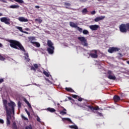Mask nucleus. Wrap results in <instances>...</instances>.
<instances>
[{"mask_svg": "<svg viewBox=\"0 0 129 129\" xmlns=\"http://www.w3.org/2000/svg\"><path fill=\"white\" fill-rule=\"evenodd\" d=\"M27 113L28 116H30V112H28Z\"/></svg>", "mask_w": 129, "mask_h": 129, "instance_id": "obj_59", "label": "nucleus"}, {"mask_svg": "<svg viewBox=\"0 0 129 129\" xmlns=\"http://www.w3.org/2000/svg\"><path fill=\"white\" fill-rule=\"evenodd\" d=\"M34 39H35V37H30L29 40H30V41H31V40H34Z\"/></svg>", "mask_w": 129, "mask_h": 129, "instance_id": "obj_54", "label": "nucleus"}, {"mask_svg": "<svg viewBox=\"0 0 129 129\" xmlns=\"http://www.w3.org/2000/svg\"><path fill=\"white\" fill-rule=\"evenodd\" d=\"M18 107H19V108L22 106V103H21V101H19L18 102Z\"/></svg>", "mask_w": 129, "mask_h": 129, "instance_id": "obj_43", "label": "nucleus"}, {"mask_svg": "<svg viewBox=\"0 0 129 129\" xmlns=\"http://www.w3.org/2000/svg\"><path fill=\"white\" fill-rule=\"evenodd\" d=\"M94 51H97V50H92L91 51L90 54H94V52H93Z\"/></svg>", "mask_w": 129, "mask_h": 129, "instance_id": "obj_52", "label": "nucleus"}, {"mask_svg": "<svg viewBox=\"0 0 129 129\" xmlns=\"http://www.w3.org/2000/svg\"><path fill=\"white\" fill-rule=\"evenodd\" d=\"M113 100L114 102H118V101H119V100H120V98L119 97V96L115 95L113 97Z\"/></svg>", "mask_w": 129, "mask_h": 129, "instance_id": "obj_15", "label": "nucleus"}, {"mask_svg": "<svg viewBox=\"0 0 129 129\" xmlns=\"http://www.w3.org/2000/svg\"><path fill=\"white\" fill-rule=\"evenodd\" d=\"M3 16V13H0V17H2Z\"/></svg>", "mask_w": 129, "mask_h": 129, "instance_id": "obj_62", "label": "nucleus"}, {"mask_svg": "<svg viewBox=\"0 0 129 129\" xmlns=\"http://www.w3.org/2000/svg\"><path fill=\"white\" fill-rule=\"evenodd\" d=\"M25 111L26 112V113L29 112L27 109H25Z\"/></svg>", "mask_w": 129, "mask_h": 129, "instance_id": "obj_58", "label": "nucleus"}, {"mask_svg": "<svg viewBox=\"0 0 129 129\" xmlns=\"http://www.w3.org/2000/svg\"><path fill=\"white\" fill-rule=\"evenodd\" d=\"M53 44L52 42V41H51V40H47V45H48V47H54L53 46Z\"/></svg>", "mask_w": 129, "mask_h": 129, "instance_id": "obj_19", "label": "nucleus"}, {"mask_svg": "<svg viewBox=\"0 0 129 129\" xmlns=\"http://www.w3.org/2000/svg\"><path fill=\"white\" fill-rule=\"evenodd\" d=\"M21 117H22L23 119H24V120H29V119L27 117H25V116L23 115H21Z\"/></svg>", "mask_w": 129, "mask_h": 129, "instance_id": "obj_39", "label": "nucleus"}, {"mask_svg": "<svg viewBox=\"0 0 129 129\" xmlns=\"http://www.w3.org/2000/svg\"><path fill=\"white\" fill-rule=\"evenodd\" d=\"M89 28L90 30H92V31H97L99 28V25H90L89 26Z\"/></svg>", "mask_w": 129, "mask_h": 129, "instance_id": "obj_8", "label": "nucleus"}, {"mask_svg": "<svg viewBox=\"0 0 129 129\" xmlns=\"http://www.w3.org/2000/svg\"><path fill=\"white\" fill-rule=\"evenodd\" d=\"M37 121L39 122H41V119H40V117H39L38 116H37Z\"/></svg>", "mask_w": 129, "mask_h": 129, "instance_id": "obj_46", "label": "nucleus"}, {"mask_svg": "<svg viewBox=\"0 0 129 129\" xmlns=\"http://www.w3.org/2000/svg\"><path fill=\"white\" fill-rule=\"evenodd\" d=\"M3 107L6 111L7 115V123L8 125L11 124V121L10 119H12V111L11 110L10 108H9L8 106V100L4 99L3 100Z\"/></svg>", "mask_w": 129, "mask_h": 129, "instance_id": "obj_1", "label": "nucleus"}, {"mask_svg": "<svg viewBox=\"0 0 129 129\" xmlns=\"http://www.w3.org/2000/svg\"><path fill=\"white\" fill-rule=\"evenodd\" d=\"M2 23H5L6 25H11V20L7 17H3L0 19Z\"/></svg>", "mask_w": 129, "mask_h": 129, "instance_id": "obj_5", "label": "nucleus"}, {"mask_svg": "<svg viewBox=\"0 0 129 129\" xmlns=\"http://www.w3.org/2000/svg\"><path fill=\"white\" fill-rule=\"evenodd\" d=\"M120 50L119 48L113 47V52H118Z\"/></svg>", "mask_w": 129, "mask_h": 129, "instance_id": "obj_28", "label": "nucleus"}, {"mask_svg": "<svg viewBox=\"0 0 129 129\" xmlns=\"http://www.w3.org/2000/svg\"><path fill=\"white\" fill-rule=\"evenodd\" d=\"M16 3H18V4H20V5L22 4H24V1L23 0H14Z\"/></svg>", "mask_w": 129, "mask_h": 129, "instance_id": "obj_26", "label": "nucleus"}, {"mask_svg": "<svg viewBox=\"0 0 129 129\" xmlns=\"http://www.w3.org/2000/svg\"><path fill=\"white\" fill-rule=\"evenodd\" d=\"M46 110L47 111H49V112H55L56 111V110L53 108L48 107L46 109Z\"/></svg>", "mask_w": 129, "mask_h": 129, "instance_id": "obj_17", "label": "nucleus"}, {"mask_svg": "<svg viewBox=\"0 0 129 129\" xmlns=\"http://www.w3.org/2000/svg\"><path fill=\"white\" fill-rule=\"evenodd\" d=\"M5 121L2 119H0V123H4Z\"/></svg>", "mask_w": 129, "mask_h": 129, "instance_id": "obj_50", "label": "nucleus"}, {"mask_svg": "<svg viewBox=\"0 0 129 129\" xmlns=\"http://www.w3.org/2000/svg\"><path fill=\"white\" fill-rule=\"evenodd\" d=\"M61 108H63V110L59 112L60 114L61 115H65V114H67V110H66V109L63 107H61Z\"/></svg>", "mask_w": 129, "mask_h": 129, "instance_id": "obj_13", "label": "nucleus"}, {"mask_svg": "<svg viewBox=\"0 0 129 129\" xmlns=\"http://www.w3.org/2000/svg\"><path fill=\"white\" fill-rule=\"evenodd\" d=\"M111 71H108L107 73V75H108L107 77L109 79L113 80V76L111 75Z\"/></svg>", "mask_w": 129, "mask_h": 129, "instance_id": "obj_12", "label": "nucleus"}, {"mask_svg": "<svg viewBox=\"0 0 129 129\" xmlns=\"http://www.w3.org/2000/svg\"><path fill=\"white\" fill-rule=\"evenodd\" d=\"M33 66L35 69H38V68H39V66H38V64L37 63L34 64Z\"/></svg>", "mask_w": 129, "mask_h": 129, "instance_id": "obj_38", "label": "nucleus"}, {"mask_svg": "<svg viewBox=\"0 0 129 129\" xmlns=\"http://www.w3.org/2000/svg\"><path fill=\"white\" fill-rule=\"evenodd\" d=\"M9 106L11 107V114L13 113L14 115H15V106H16V103L12 101H10V103H8Z\"/></svg>", "mask_w": 129, "mask_h": 129, "instance_id": "obj_4", "label": "nucleus"}, {"mask_svg": "<svg viewBox=\"0 0 129 129\" xmlns=\"http://www.w3.org/2000/svg\"><path fill=\"white\" fill-rule=\"evenodd\" d=\"M26 31H30V28H25Z\"/></svg>", "mask_w": 129, "mask_h": 129, "instance_id": "obj_57", "label": "nucleus"}, {"mask_svg": "<svg viewBox=\"0 0 129 129\" xmlns=\"http://www.w3.org/2000/svg\"><path fill=\"white\" fill-rule=\"evenodd\" d=\"M25 56V60H26L27 62H30V58L29 57V54L28 53H24Z\"/></svg>", "mask_w": 129, "mask_h": 129, "instance_id": "obj_20", "label": "nucleus"}, {"mask_svg": "<svg viewBox=\"0 0 129 129\" xmlns=\"http://www.w3.org/2000/svg\"><path fill=\"white\" fill-rule=\"evenodd\" d=\"M23 100H24V102H25V103H26V104L28 105V106L29 107V108H32V106L31 105V104H30L29 101H28V100H27V99L24 98Z\"/></svg>", "mask_w": 129, "mask_h": 129, "instance_id": "obj_18", "label": "nucleus"}, {"mask_svg": "<svg viewBox=\"0 0 129 129\" xmlns=\"http://www.w3.org/2000/svg\"><path fill=\"white\" fill-rule=\"evenodd\" d=\"M35 9H40V6H36L35 7Z\"/></svg>", "mask_w": 129, "mask_h": 129, "instance_id": "obj_53", "label": "nucleus"}, {"mask_svg": "<svg viewBox=\"0 0 129 129\" xmlns=\"http://www.w3.org/2000/svg\"><path fill=\"white\" fill-rule=\"evenodd\" d=\"M64 6H66V9H69V7H71V4L68 3H64Z\"/></svg>", "mask_w": 129, "mask_h": 129, "instance_id": "obj_23", "label": "nucleus"}, {"mask_svg": "<svg viewBox=\"0 0 129 129\" xmlns=\"http://www.w3.org/2000/svg\"><path fill=\"white\" fill-rule=\"evenodd\" d=\"M96 12L95 11H93L91 12V15H95Z\"/></svg>", "mask_w": 129, "mask_h": 129, "instance_id": "obj_48", "label": "nucleus"}, {"mask_svg": "<svg viewBox=\"0 0 129 129\" xmlns=\"http://www.w3.org/2000/svg\"><path fill=\"white\" fill-rule=\"evenodd\" d=\"M31 43L32 44H34L36 45V46L38 48H39V47H40V43H39L38 42L31 41Z\"/></svg>", "mask_w": 129, "mask_h": 129, "instance_id": "obj_25", "label": "nucleus"}, {"mask_svg": "<svg viewBox=\"0 0 129 129\" xmlns=\"http://www.w3.org/2000/svg\"><path fill=\"white\" fill-rule=\"evenodd\" d=\"M35 22H38L39 24H41V23H42L43 22V20H42V19H36Z\"/></svg>", "mask_w": 129, "mask_h": 129, "instance_id": "obj_31", "label": "nucleus"}, {"mask_svg": "<svg viewBox=\"0 0 129 129\" xmlns=\"http://www.w3.org/2000/svg\"><path fill=\"white\" fill-rule=\"evenodd\" d=\"M5 81V80H4V79H0V84H1V83H3V82H4Z\"/></svg>", "mask_w": 129, "mask_h": 129, "instance_id": "obj_49", "label": "nucleus"}, {"mask_svg": "<svg viewBox=\"0 0 129 129\" xmlns=\"http://www.w3.org/2000/svg\"><path fill=\"white\" fill-rule=\"evenodd\" d=\"M86 106L88 108L90 109V110H92L93 112H94V110H99V109H100V108H99V107H98V106H96V107H93V106H91V105H86Z\"/></svg>", "mask_w": 129, "mask_h": 129, "instance_id": "obj_7", "label": "nucleus"}, {"mask_svg": "<svg viewBox=\"0 0 129 129\" xmlns=\"http://www.w3.org/2000/svg\"><path fill=\"white\" fill-rule=\"evenodd\" d=\"M97 1H98L99 2H100V1H101V0H97Z\"/></svg>", "mask_w": 129, "mask_h": 129, "instance_id": "obj_64", "label": "nucleus"}, {"mask_svg": "<svg viewBox=\"0 0 129 129\" xmlns=\"http://www.w3.org/2000/svg\"><path fill=\"white\" fill-rule=\"evenodd\" d=\"M118 56L119 58H121L122 57V54H121V53H118Z\"/></svg>", "mask_w": 129, "mask_h": 129, "instance_id": "obj_47", "label": "nucleus"}, {"mask_svg": "<svg viewBox=\"0 0 129 129\" xmlns=\"http://www.w3.org/2000/svg\"><path fill=\"white\" fill-rule=\"evenodd\" d=\"M94 53H90L89 56L92 58H96L98 57L97 55V51H94Z\"/></svg>", "mask_w": 129, "mask_h": 129, "instance_id": "obj_9", "label": "nucleus"}, {"mask_svg": "<svg viewBox=\"0 0 129 129\" xmlns=\"http://www.w3.org/2000/svg\"><path fill=\"white\" fill-rule=\"evenodd\" d=\"M68 99L69 100H73L74 101V100H73V99H72V98L70 97H68Z\"/></svg>", "mask_w": 129, "mask_h": 129, "instance_id": "obj_51", "label": "nucleus"}, {"mask_svg": "<svg viewBox=\"0 0 129 129\" xmlns=\"http://www.w3.org/2000/svg\"><path fill=\"white\" fill-rule=\"evenodd\" d=\"M70 26L72 27V28H77V27H78L77 26V24H75L73 22H70Z\"/></svg>", "mask_w": 129, "mask_h": 129, "instance_id": "obj_16", "label": "nucleus"}, {"mask_svg": "<svg viewBox=\"0 0 129 129\" xmlns=\"http://www.w3.org/2000/svg\"><path fill=\"white\" fill-rule=\"evenodd\" d=\"M30 69L31 70H33V71H36V69L35 68V67L31 66Z\"/></svg>", "mask_w": 129, "mask_h": 129, "instance_id": "obj_44", "label": "nucleus"}, {"mask_svg": "<svg viewBox=\"0 0 129 129\" xmlns=\"http://www.w3.org/2000/svg\"><path fill=\"white\" fill-rule=\"evenodd\" d=\"M10 9H19L20 6L19 5H11L10 6Z\"/></svg>", "mask_w": 129, "mask_h": 129, "instance_id": "obj_21", "label": "nucleus"}, {"mask_svg": "<svg viewBox=\"0 0 129 129\" xmlns=\"http://www.w3.org/2000/svg\"><path fill=\"white\" fill-rule=\"evenodd\" d=\"M119 30L121 33H126V32H127L125 24H121L120 25Z\"/></svg>", "mask_w": 129, "mask_h": 129, "instance_id": "obj_6", "label": "nucleus"}, {"mask_svg": "<svg viewBox=\"0 0 129 129\" xmlns=\"http://www.w3.org/2000/svg\"><path fill=\"white\" fill-rule=\"evenodd\" d=\"M78 40L82 43V45L84 47H87L88 46V43H87V39L84 37H78Z\"/></svg>", "mask_w": 129, "mask_h": 129, "instance_id": "obj_3", "label": "nucleus"}, {"mask_svg": "<svg viewBox=\"0 0 129 129\" xmlns=\"http://www.w3.org/2000/svg\"><path fill=\"white\" fill-rule=\"evenodd\" d=\"M66 90L68 92H74V90L71 88H66Z\"/></svg>", "mask_w": 129, "mask_h": 129, "instance_id": "obj_22", "label": "nucleus"}, {"mask_svg": "<svg viewBox=\"0 0 129 129\" xmlns=\"http://www.w3.org/2000/svg\"><path fill=\"white\" fill-rule=\"evenodd\" d=\"M17 29H18V30H19V31H20L21 33H23L24 32V31L23 30V28L21 27L17 26Z\"/></svg>", "mask_w": 129, "mask_h": 129, "instance_id": "obj_32", "label": "nucleus"}, {"mask_svg": "<svg viewBox=\"0 0 129 129\" xmlns=\"http://www.w3.org/2000/svg\"><path fill=\"white\" fill-rule=\"evenodd\" d=\"M77 29L80 33H82V28L77 26Z\"/></svg>", "mask_w": 129, "mask_h": 129, "instance_id": "obj_35", "label": "nucleus"}, {"mask_svg": "<svg viewBox=\"0 0 129 129\" xmlns=\"http://www.w3.org/2000/svg\"><path fill=\"white\" fill-rule=\"evenodd\" d=\"M25 129H33V127H32V125H28V126H26L25 127Z\"/></svg>", "mask_w": 129, "mask_h": 129, "instance_id": "obj_37", "label": "nucleus"}, {"mask_svg": "<svg viewBox=\"0 0 129 129\" xmlns=\"http://www.w3.org/2000/svg\"><path fill=\"white\" fill-rule=\"evenodd\" d=\"M13 129H17L18 128V126H17V124H14L13 125Z\"/></svg>", "mask_w": 129, "mask_h": 129, "instance_id": "obj_42", "label": "nucleus"}, {"mask_svg": "<svg viewBox=\"0 0 129 129\" xmlns=\"http://www.w3.org/2000/svg\"><path fill=\"white\" fill-rule=\"evenodd\" d=\"M71 128L78 129V127L76 125H72L70 126Z\"/></svg>", "mask_w": 129, "mask_h": 129, "instance_id": "obj_30", "label": "nucleus"}, {"mask_svg": "<svg viewBox=\"0 0 129 129\" xmlns=\"http://www.w3.org/2000/svg\"><path fill=\"white\" fill-rule=\"evenodd\" d=\"M88 33H89V32H88L87 30L85 29L83 31V33L84 35H87Z\"/></svg>", "mask_w": 129, "mask_h": 129, "instance_id": "obj_34", "label": "nucleus"}, {"mask_svg": "<svg viewBox=\"0 0 129 129\" xmlns=\"http://www.w3.org/2000/svg\"><path fill=\"white\" fill-rule=\"evenodd\" d=\"M3 47V44L0 43V48H2Z\"/></svg>", "mask_w": 129, "mask_h": 129, "instance_id": "obj_60", "label": "nucleus"}, {"mask_svg": "<svg viewBox=\"0 0 129 129\" xmlns=\"http://www.w3.org/2000/svg\"><path fill=\"white\" fill-rule=\"evenodd\" d=\"M0 60L1 61H5V60H6V58H5V57H4L3 56L0 55Z\"/></svg>", "mask_w": 129, "mask_h": 129, "instance_id": "obj_36", "label": "nucleus"}, {"mask_svg": "<svg viewBox=\"0 0 129 129\" xmlns=\"http://www.w3.org/2000/svg\"><path fill=\"white\" fill-rule=\"evenodd\" d=\"M108 52L109 53H113V47H110L108 50Z\"/></svg>", "mask_w": 129, "mask_h": 129, "instance_id": "obj_27", "label": "nucleus"}, {"mask_svg": "<svg viewBox=\"0 0 129 129\" xmlns=\"http://www.w3.org/2000/svg\"><path fill=\"white\" fill-rule=\"evenodd\" d=\"M96 113H97V114H98V115H99V116H103L102 113H100V112H98V111H97V112H96Z\"/></svg>", "mask_w": 129, "mask_h": 129, "instance_id": "obj_41", "label": "nucleus"}, {"mask_svg": "<svg viewBox=\"0 0 129 129\" xmlns=\"http://www.w3.org/2000/svg\"><path fill=\"white\" fill-rule=\"evenodd\" d=\"M127 64H129V61H127Z\"/></svg>", "mask_w": 129, "mask_h": 129, "instance_id": "obj_63", "label": "nucleus"}, {"mask_svg": "<svg viewBox=\"0 0 129 129\" xmlns=\"http://www.w3.org/2000/svg\"><path fill=\"white\" fill-rule=\"evenodd\" d=\"M62 120L63 121H65V120H67L68 121H70V122H71V119H70V118H62Z\"/></svg>", "mask_w": 129, "mask_h": 129, "instance_id": "obj_29", "label": "nucleus"}, {"mask_svg": "<svg viewBox=\"0 0 129 129\" xmlns=\"http://www.w3.org/2000/svg\"><path fill=\"white\" fill-rule=\"evenodd\" d=\"M55 47H48L47 48V51L49 54H53L54 53V50Z\"/></svg>", "mask_w": 129, "mask_h": 129, "instance_id": "obj_11", "label": "nucleus"}, {"mask_svg": "<svg viewBox=\"0 0 129 129\" xmlns=\"http://www.w3.org/2000/svg\"><path fill=\"white\" fill-rule=\"evenodd\" d=\"M127 31H129V23L125 24Z\"/></svg>", "mask_w": 129, "mask_h": 129, "instance_id": "obj_40", "label": "nucleus"}, {"mask_svg": "<svg viewBox=\"0 0 129 129\" xmlns=\"http://www.w3.org/2000/svg\"><path fill=\"white\" fill-rule=\"evenodd\" d=\"M7 41L10 43V46L11 48H14V49H17V50H21V51L26 52V49H25V48H24V46H23L20 42L13 39H9Z\"/></svg>", "mask_w": 129, "mask_h": 129, "instance_id": "obj_2", "label": "nucleus"}, {"mask_svg": "<svg viewBox=\"0 0 129 129\" xmlns=\"http://www.w3.org/2000/svg\"><path fill=\"white\" fill-rule=\"evenodd\" d=\"M115 79H116L115 77V76H113V80H115Z\"/></svg>", "mask_w": 129, "mask_h": 129, "instance_id": "obj_61", "label": "nucleus"}, {"mask_svg": "<svg viewBox=\"0 0 129 129\" xmlns=\"http://www.w3.org/2000/svg\"><path fill=\"white\" fill-rule=\"evenodd\" d=\"M78 100L79 101H81L82 100V98H79L78 99Z\"/></svg>", "mask_w": 129, "mask_h": 129, "instance_id": "obj_55", "label": "nucleus"}, {"mask_svg": "<svg viewBox=\"0 0 129 129\" xmlns=\"http://www.w3.org/2000/svg\"><path fill=\"white\" fill-rule=\"evenodd\" d=\"M18 20H19V21H20V22H28L29 21L28 19H26V18H25V17H19L18 18Z\"/></svg>", "mask_w": 129, "mask_h": 129, "instance_id": "obj_14", "label": "nucleus"}, {"mask_svg": "<svg viewBox=\"0 0 129 129\" xmlns=\"http://www.w3.org/2000/svg\"><path fill=\"white\" fill-rule=\"evenodd\" d=\"M23 33H24V34H29V32H26V31H23Z\"/></svg>", "mask_w": 129, "mask_h": 129, "instance_id": "obj_56", "label": "nucleus"}, {"mask_svg": "<svg viewBox=\"0 0 129 129\" xmlns=\"http://www.w3.org/2000/svg\"><path fill=\"white\" fill-rule=\"evenodd\" d=\"M72 97H73V98H77V97H78V96L77 95H72Z\"/></svg>", "mask_w": 129, "mask_h": 129, "instance_id": "obj_45", "label": "nucleus"}, {"mask_svg": "<svg viewBox=\"0 0 129 129\" xmlns=\"http://www.w3.org/2000/svg\"><path fill=\"white\" fill-rule=\"evenodd\" d=\"M43 74H44L46 77H49V73H48L46 71H43Z\"/></svg>", "mask_w": 129, "mask_h": 129, "instance_id": "obj_33", "label": "nucleus"}, {"mask_svg": "<svg viewBox=\"0 0 129 129\" xmlns=\"http://www.w3.org/2000/svg\"><path fill=\"white\" fill-rule=\"evenodd\" d=\"M82 13L84 15H86L87 13H88V11L87 10V9L85 8L82 11Z\"/></svg>", "mask_w": 129, "mask_h": 129, "instance_id": "obj_24", "label": "nucleus"}, {"mask_svg": "<svg viewBox=\"0 0 129 129\" xmlns=\"http://www.w3.org/2000/svg\"><path fill=\"white\" fill-rule=\"evenodd\" d=\"M104 19H105V16H100V17H98L94 19L95 22H99V21H102V20H104Z\"/></svg>", "mask_w": 129, "mask_h": 129, "instance_id": "obj_10", "label": "nucleus"}]
</instances>
